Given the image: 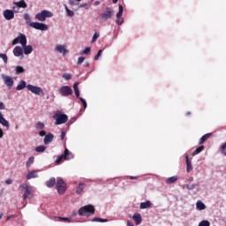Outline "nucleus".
<instances>
[{
  "label": "nucleus",
  "mask_w": 226,
  "mask_h": 226,
  "mask_svg": "<svg viewBox=\"0 0 226 226\" xmlns=\"http://www.w3.org/2000/svg\"><path fill=\"white\" fill-rule=\"evenodd\" d=\"M78 213L79 216H91V215H94V207L93 205H87L80 207Z\"/></svg>",
  "instance_id": "obj_3"
},
{
  "label": "nucleus",
  "mask_w": 226,
  "mask_h": 226,
  "mask_svg": "<svg viewBox=\"0 0 226 226\" xmlns=\"http://www.w3.org/2000/svg\"><path fill=\"white\" fill-rule=\"evenodd\" d=\"M73 89L77 98H80V91L79 90V83H74Z\"/></svg>",
  "instance_id": "obj_28"
},
{
  "label": "nucleus",
  "mask_w": 226,
  "mask_h": 226,
  "mask_svg": "<svg viewBox=\"0 0 226 226\" xmlns=\"http://www.w3.org/2000/svg\"><path fill=\"white\" fill-rule=\"evenodd\" d=\"M26 87H27V83L26 80H20L16 87V90L22 91L23 89H26Z\"/></svg>",
  "instance_id": "obj_19"
},
{
  "label": "nucleus",
  "mask_w": 226,
  "mask_h": 226,
  "mask_svg": "<svg viewBox=\"0 0 226 226\" xmlns=\"http://www.w3.org/2000/svg\"><path fill=\"white\" fill-rule=\"evenodd\" d=\"M64 158L65 160H72V158H73V154L68 151V148L64 150Z\"/></svg>",
  "instance_id": "obj_31"
},
{
  "label": "nucleus",
  "mask_w": 226,
  "mask_h": 226,
  "mask_svg": "<svg viewBox=\"0 0 226 226\" xmlns=\"http://www.w3.org/2000/svg\"><path fill=\"white\" fill-rule=\"evenodd\" d=\"M18 43H20L21 47L27 45V37H26V34H19V36L12 41L11 45H17Z\"/></svg>",
  "instance_id": "obj_8"
},
{
  "label": "nucleus",
  "mask_w": 226,
  "mask_h": 226,
  "mask_svg": "<svg viewBox=\"0 0 226 226\" xmlns=\"http://www.w3.org/2000/svg\"><path fill=\"white\" fill-rule=\"evenodd\" d=\"M92 222H100L101 223H107V222H109V220L95 217V218L92 219Z\"/></svg>",
  "instance_id": "obj_37"
},
{
  "label": "nucleus",
  "mask_w": 226,
  "mask_h": 226,
  "mask_svg": "<svg viewBox=\"0 0 226 226\" xmlns=\"http://www.w3.org/2000/svg\"><path fill=\"white\" fill-rule=\"evenodd\" d=\"M90 52H91V48L87 47L83 50L82 54H84L85 56H87V54H89Z\"/></svg>",
  "instance_id": "obj_47"
},
{
  "label": "nucleus",
  "mask_w": 226,
  "mask_h": 226,
  "mask_svg": "<svg viewBox=\"0 0 226 226\" xmlns=\"http://www.w3.org/2000/svg\"><path fill=\"white\" fill-rule=\"evenodd\" d=\"M24 19L26 20V24L32 27L33 29H36L37 31H49V26L45 23L40 22H32L31 16L28 13L24 14Z\"/></svg>",
  "instance_id": "obj_1"
},
{
  "label": "nucleus",
  "mask_w": 226,
  "mask_h": 226,
  "mask_svg": "<svg viewBox=\"0 0 226 226\" xmlns=\"http://www.w3.org/2000/svg\"><path fill=\"white\" fill-rule=\"evenodd\" d=\"M85 66H86V68H89V62H86Z\"/></svg>",
  "instance_id": "obj_60"
},
{
  "label": "nucleus",
  "mask_w": 226,
  "mask_h": 226,
  "mask_svg": "<svg viewBox=\"0 0 226 226\" xmlns=\"http://www.w3.org/2000/svg\"><path fill=\"white\" fill-rule=\"evenodd\" d=\"M79 100H80L84 109H87V102H86V99L79 97Z\"/></svg>",
  "instance_id": "obj_44"
},
{
  "label": "nucleus",
  "mask_w": 226,
  "mask_h": 226,
  "mask_svg": "<svg viewBox=\"0 0 226 226\" xmlns=\"http://www.w3.org/2000/svg\"><path fill=\"white\" fill-rule=\"evenodd\" d=\"M13 55L15 57H19V59H24V49L20 46H16L13 50Z\"/></svg>",
  "instance_id": "obj_14"
},
{
  "label": "nucleus",
  "mask_w": 226,
  "mask_h": 226,
  "mask_svg": "<svg viewBox=\"0 0 226 226\" xmlns=\"http://www.w3.org/2000/svg\"><path fill=\"white\" fill-rule=\"evenodd\" d=\"M16 74L19 75V73H24L25 70L22 66H16L15 68Z\"/></svg>",
  "instance_id": "obj_38"
},
{
  "label": "nucleus",
  "mask_w": 226,
  "mask_h": 226,
  "mask_svg": "<svg viewBox=\"0 0 226 226\" xmlns=\"http://www.w3.org/2000/svg\"><path fill=\"white\" fill-rule=\"evenodd\" d=\"M22 48H23V54H25V56H29V54H33L32 45L25 44L24 46H22Z\"/></svg>",
  "instance_id": "obj_16"
},
{
  "label": "nucleus",
  "mask_w": 226,
  "mask_h": 226,
  "mask_svg": "<svg viewBox=\"0 0 226 226\" xmlns=\"http://www.w3.org/2000/svg\"><path fill=\"white\" fill-rule=\"evenodd\" d=\"M58 91L61 96H72V94H73V89H72L70 86H63Z\"/></svg>",
  "instance_id": "obj_10"
},
{
  "label": "nucleus",
  "mask_w": 226,
  "mask_h": 226,
  "mask_svg": "<svg viewBox=\"0 0 226 226\" xmlns=\"http://www.w3.org/2000/svg\"><path fill=\"white\" fill-rule=\"evenodd\" d=\"M130 179H137V177H130Z\"/></svg>",
  "instance_id": "obj_62"
},
{
  "label": "nucleus",
  "mask_w": 226,
  "mask_h": 226,
  "mask_svg": "<svg viewBox=\"0 0 226 226\" xmlns=\"http://www.w3.org/2000/svg\"><path fill=\"white\" fill-rule=\"evenodd\" d=\"M86 6H87V4H79V7L78 8H86Z\"/></svg>",
  "instance_id": "obj_53"
},
{
  "label": "nucleus",
  "mask_w": 226,
  "mask_h": 226,
  "mask_svg": "<svg viewBox=\"0 0 226 226\" xmlns=\"http://www.w3.org/2000/svg\"><path fill=\"white\" fill-rule=\"evenodd\" d=\"M123 5L119 4L116 20V24H117V26H123V23L124 22V19H123Z\"/></svg>",
  "instance_id": "obj_12"
},
{
  "label": "nucleus",
  "mask_w": 226,
  "mask_h": 226,
  "mask_svg": "<svg viewBox=\"0 0 226 226\" xmlns=\"http://www.w3.org/2000/svg\"><path fill=\"white\" fill-rule=\"evenodd\" d=\"M5 183H6V185H11V183H13V181L9 178V179H7V180L5 181Z\"/></svg>",
  "instance_id": "obj_55"
},
{
  "label": "nucleus",
  "mask_w": 226,
  "mask_h": 226,
  "mask_svg": "<svg viewBox=\"0 0 226 226\" xmlns=\"http://www.w3.org/2000/svg\"><path fill=\"white\" fill-rule=\"evenodd\" d=\"M35 177H38V171L36 170L29 171L26 175V179H34Z\"/></svg>",
  "instance_id": "obj_22"
},
{
  "label": "nucleus",
  "mask_w": 226,
  "mask_h": 226,
  "mask_svg": "<svg viewBox=\"0 0 226 226\" xmlns=\"http://www.w3.org/2000/svg\"><path fill=\"white\" fill-rule=\"evenodd\" d=\"M15 6L18 8H27V4H26V1L20 0L19 2H14Z\"/></svg>",
  "instance_id": "obj_24"
},
{
  "label": "nucleus",
  "mask_w": 226,
  "mask_h": 226,
  "mask_svg": "<svg viewBox=\"0 0 226 226\" xmlns=\"http://www.w3.org/2000/svg\"><path fill=\"white\" fill-rule=\"evenodd\" d=\"M202 151H204V146H200L196 148L195 151L192 152V156H197V154H200V153H202Z\"/></svg>",
  "instance_id": "obj_32"
},
{
  "label": "nucleus",
  "mask_w": 226,
  "mask_h": 226,
  "mask_svg": "<svg viewBox=\"0 0 226 226\" xmlns=\"http://www.w3.org/2000/svg\"><path fill=\"white\" fill-rule=\"evenodd\" d=\"M103 53V50L100 49L97 53V55L94 56V60L98 61L100 57H102V54Z\"/></svg>",
  "instance_id": "obj_42"
},
{
  "label": "nucleus",
  "mask_w": 226,
  "mask_h": 226,
  "mask_svg": "<svg viewBox=\"0 0 226 226\" xmlns=\"http://www.w3.org/2000/svg\"><path fill=\"white\" fill-rule=\"evenodd\" d=\"M84 188H86V185L84 183H79V186L77 187L76 193L80 195L84 192Z\"/></svg>",
  "instance_id": "obj_26"
},
{
  "label": "nucleus",
  "mask_w": 226,
  "mask_h": 226,
  "mask_svg": "<svg viewBox=\"0 0 226 226\" xmlns=\"http://www.w3.org/2000/svg\"><path fill=\"white\" fill-rule=\"evenodd\" d=\"M0 59L4 61V64H8V55L0 53Z\"/></svg>",
  "instance_id": "obj_35"
},
{
  "label": "nucleus",
  "mask_w": 226,
  "mask_h": 226,
  "mask_svg": "<svg viewBox=\"0 0 226 226\" xmlns=\"http://www.w3.org/2000/svg\"><path fill=\"white\" fill-rule=\"evenodd\" d=\"M19 191L23 196L24 200L27 199H33L34 197V192H33V187L29 185L24 183L19 185Z\"/></svg>",
  "instance_id": "obj_2"
},
{
  "label": "nucleus",
  "mask_w": 226,
  "mask_h": 226,
  "mask_svg": "<svg viewBox=\"0 0 226 226\" xmlns=\"http://www.w3.org/2000/svg\"><path fill=\"white\" fill-rule=\"evenodd\" d=\"M69 4L71 6H75V0H69Z\"/></svg>",
  "instance_id": "obj_52"
},
{
  "label": "nucleus",
  "mask_w": 226,
  "mask_h": 226,
  "mask_svg": "<svg viewBox=\"0 0 226 226\" xmlns=\"http://www.w3.org/2000/svg\"><path fill=\"white\" fill-rule=\"evenodd\" d=\"M62 77H63V79H64V80H70V79H72V74L64 73Z\"/></svg>",
  "instance_id": "obj_43"
},
{
  "label": "nucleus",
  "mask_w": 226,
  "mask_h": 226,
  "mask_svg": "<svg viewBox=\"0 0 226 226\" xmlns=\"http://www.w3.org/2000/svg\"><path fill=\"white\" fill-rule=\"evenodd\" d=\"M112 1H113V4H116L119 0H112Z\"/></svg>",
  "instance_id": "obj_63"
},
{
  "label": "nucleus",
  "mask_w": 226,
  "mask_h": 226,
  "mask_svg": "<svg viewBox=\"0 0 226 226\" xmlns=\"http://www.w3.org/2000/svg\"><path fill=\"white\" fill-rule=\"evenodd\" d=\"M127 226H133V224L130 221H127Z\"/></svg>",
  "instance_id": "obj_59"
},
{
  "label": "nucleus",
  "mask_w": 226,
  "mask_h": 226,
  "mask_svg": "<svg viewBox=\"0 0 226 226\" xmlns=\"http://www.w3.org/2000/svg\"><path fill=\"white\" fill-rule=\"evenodd\" d=\"M54 185H56V178L55 177H51L49 180H48L46 182V186H48V188H52V186H54Z\"/></svg>",
  "instance_id": "obj_27"
},
{
  "label": "nucleus",
  "mask_w": 226,
  "mask_h": 226,
  "mask_svg": "<svg viewBox=\"0 0 226 226\" xmlns=\"http://www.w3.org/2000/svg\"><path fill=\"white\" fill-rule=\"evenodd\" d=\"M4 136V132H3V129L0 128V139H3Z\"/></svg>",
  "instance_id": "obj_54"
},
{
  "label": "nucleus",
  "mask_w": 226,
  "mask_h": 226,
  "mask_svg": "<svg viewBox=\"0 0 226 226\" xmlns=\"http://www.w3.org/2000/svg\"><path fill=\"white\" fill-rule=\"evenodd\" d=\"M35 128L37 130H43V128H45V124H43L42 122H38L36 124H35Z\"/></svg>",
  "instance_id": "obj_39"
},
{
  "label": "nucleus",
  "mask_w": 226,
  "mask_h": 226,
  "mask_svg": "<svg viewBox=\"0 0 226 226\" xmlns=\"http://www.w3.org/2000/svg\"><path fill=\"white\" fill-rule=\"evenodd\" d=\"M199 226H211V223L209 222V221H201L199 223Z\"/></svg>",
  "instance_id": "obj_41"
},
{
  "label": "nucleus",
  "mask_w": 226,
  "mask_h": 226,
  "mask_svg": "<svg viewBox=\"0 0 226 226\" xmlns=\"http://www.w3.org/2000/svg\"><path fill=\"white\" fill-rule=\"evenodd\" d=\"M0 110H4V103L0 102Z\"/></svg>",
  "instance_id": "obj_56"
},
{
  "label": "nucleus",
  "mask_w": 226,
  "mask_h": 226,
  "mask_svg": "<svg viewBox=\"0 0 226 226\" xmlns=\"http://www.w3.org/2000/svg\"><path fill=\"white\" fill-rule=\"evenodd\" d=\"M176 181H177V176H173L166 179L167 185H172V183H176Z\"/></svg>",
  "instance_id": "obj_30"
},
{
  "label": "nucleus",
  "mask_w": 226,
  "mask_h": 226,
  "mask_svg": "<svg viewBox=\"0 0 226 226\" xmlns=\"http://www.w3.org/2000/svg\"><path fill=\"white\" fill-rule=\"evenodd\" d=\"M112 17H114V11L112 9H110L109 7H107L105 11H103L101 14V19H102V20H109Z\"/></svg>",
  "instance_id": "obj_11"
},
{
  "label": "nucleus",
  "mask_w": 226,
  "mask_h": 226,
  "mask_svg": "<svg viewBox=\"0 0 226 226\" xmlns=\"http://www.w3.org/2000/svg\"><path fill=\"white\" fill-rule=\"evenodd\" d=\"M56 186L59 195H63L66 192V183L63 180V178H56Z\"/></svg>",
  "instance_id": "obj_7"
},
{
  "label": "nucleus",
  "mask_w": 226,
  "mask_h": 226,
  "mask_svg": "<svg viewBox=\"0 0 226 226\" xmlns=\"http://www.w3.org/2000/svg\"><path fill=\"white\" fill-rule=\"evenodd\" d=\"M100 4H101L100 1H95L94 2V6H100Z\"/></svg>",
  "instance_id": "obj_57"
},
{
  "label": "nucleus",
  "mask_w": 226,
  "mask_h": 226,
  "mask_svg": "<svg viewBox=\"0 0 226 226\" xmlns=\"http://www.w3.org/2000/svg\"><path fill=\"white\" fill-rule=\"evenodd\" d=\"M186 162V172H192L193 170V165L192 164V161L188 158V155L185 156Z\"/></svg>",
  "instance_id": "obj_21"
},
{
  "label": "nucleus",
  "mask_w": 226,
  "mask_h": 226,
  "mask_svg": "<svg viewBox=\"0 0 226 226\" xmlns=\"http://www.w3.org/2000/svg\"><path fill=\"white\" fill-rule=\"evenodd\" d=\"M1 79L4 80V84L8 87V89H11L13 87V84L15 81L11 76H8L6 74H1Z\"/></svg>",
  "instance_id": "obj_9"
},
{
  "label": "nucleus",
  "mask_w": 226,
  "mask_h": 226,
  "mask_svg": "<svg viewBox=\"0 0 226 226\" xmlns=\"http://www.w3.org/2000/svg\"><path fill=\"white\" fill-rule=\"evenodd\" d=\"M211 135H212V133H207V134L203 135V136L200 138V141H199V144H204V141H205V140H207V139H209V138L211 137Z\"/></svg>",
  "instance_id": "obj_29"
},
{
  "label": "nucleus",
  "mask_w": 226,
  "mask_h": 226,
  "mask_svg": "<svg viewBox=\"0 0 226 226\" xmlns=\"http://www.w3.org/2000/svg\"><path fill=\"white\" fill-rule=\"evenodd\" d=\"M34 163V156H30L26 163V169H29L31 167V164Z\"/></svg>",
  "instance_id": "obj_34"
},
{
  "label": "nucleus",
  "mask_w": 226,
  "mask_h": 226,
  "mask_svg": "<svg viewBox=\"0 0 226 226\" xmlns=\"http://www.w3.org/2000/svg\"><path fill=\"white\" fill-rule=\"evenodd\" d=\"M60 220H61L62 222H68V223H70V222H72V221L70 220V218H66V217L60 218Z\"/></svg>",
  "instance_id": "obj_50"
},
{
  "label": "nucleus",
  "mask_w": 226,
  "mask_h": 226,
  "mask_svg": "<svg viewBox=\"0 0 226 226\" xmlns=\"http://www.w3.org/2000/svg\"><path fill=\"white\" fill-rule=\"evenodd\" d=\"M195 184H188L186 185L187 190H195Z\"/></svg>",
  "instance_id": "obj_46"
},
{
  "label": "nucleus",
  "mask_w": 226,
  "mask_h": 226,
  "mask_svg": "<svg viewBox=\"0 0 226 226\" xmlns=\"http://www.w3.org/2000/svg\"><path fill=\"white\" fill-rule=\"evenodd\" d=\"M64 9H65V11H66L68 17H75V12H73V11L70 10L68 8V5L64 4Z\"/></svg>",
  "instance_id": "obj_33"
},
{
  "label": "nucleus",
  "mask_w": 226,
  "mask_h": 226,
  "mask_svg": "<svg viewBox=\"0 0 226 226\" xmlns=\"http://www.w3.org/2000/svg\"><path fill=\"white\" fill-rule=\"evenodd\" d=\"M190 114H191L190 112H187V116H190Z\"/></svg>",
  "instance_id": "obj_64"
},
{
  "label": "nucleus",
  "mask_w": 226,
  "mask_h": 226,
  "mask_svg": "<svg viewBox=\"0 0 226 226\" xmlns=\"http://www.w3.org/2000/svg\"><path fill=\"white\" fill-rule=\"evenodd\" d=\"M55 52L62 54L63 57H66V54H68L69 50L66 49V45L57 44L55 47Z\"/></svg>",
  "instance_id": "obj_13"
},
{
  "label": "nucleus",
  "mask_w": 226,
  "mask_h": 226,
  "mask_svg": "<svg viewBox=\"0 0 226 226\" xmlns=\"http://www.w3.org/2000/svg\"><path fill=\"white\" fill-rule=\"evenodd\" d=\"M53 119L56 121L55 124H64V123L68 122V117L66 114H63L61 111L57 110L56 114L53 116Z\"/></svg>",
  "instance_id": "obj_4"
},
{
  "label": "nucleus",
  "mask_w": 226,
  "mask_h": 226,
  "mask_svg": "<svg viewBox=\"0 0 226 226\" xmlns=\"http://www.w3.org/2000/svg\"><path fill=\"white\" fill-rule=\"evenodd\" d=\"M64 137H66V132H61V139H62V140H64Z\"/></svg>",
  "instance_id": "obj_51"
},
{
  "label": "nucleus",
  "mask_w": 226,
  "mask_h": 226,
  "mask_svg": "<svg viewBox=\"0 0 226 226\" xmlns=\"http://www.w3.org/2000/svg\"><path fill=\"white\" fill-rule=\"evenodd\" d=\"M39 135L40 137H45L47 135V132H45V131H41L39 132Z\"/></svg>",
  "instance_id": "obj_49"
},
{
  "label": "nucleus",
  "mask_w": 226,
  "mask_h": 226,
  "mask_svg": "<svg viewBox=\"0 0 226 226\" xmlns=\"http://www.w3.org/2000/svg\"><path fill=\"white\" fill-rule=\"evenodd\" d=\"M13 216H15V215H8V216H7V221H8V220H11V218H13Z\"/></svg>",
  "instance_id": "obj_58"
},
{
  "label": "nucleus",
  "mask_w": 226,
  "mask_h": 226,
  "mask_svg": "<svg viewBox=\"0 0 226 226\" xmlns=\"http://www.w3.org/2000/svg\"><path fill=\"white\" fill-rule=\"evenodd\" d=\"M151 206V201L147 200L145 202H141L139 205V209H148V207Z\"/></svg>",
  "instance_id": "obj_25"
},
{
  "label": "nucleus",
  "mask_w": 226,
  "mask_h": 226,
  "mask_svg": "<svg viewBox=\"0 0 226 226\" xmlns=\"http://www.w3.org/2000/svg\"><path fill=\"white\" fill-rule=\"evenodd\" d=\"M132 220L135 222L136 225H140L142 223V215L140 214H134L132 216Z\"/></svg>",
  "instance_id": "obj_18"
},
{
  "label": "nucleus",
  "mask_w": 226,
  "mask_h": 226,
  "mask_svg": "<svg viewBox=\"0 0 226 226\" xmlns=\"http://www.w3.org/2000/svg\"><path fill=\"white\" fill-rule=\"evenodd\" d=\"M5 20H13L15 19V12L10 9H6L3 11Z\"/></svg>",
  "instance_id": "obj_15"
},
{
  "label": "nucleus",
  "mask_w": 226,
  "mask_h": 226,
  "mask_svg": "<svg viewBox=\"0 0 226 226\" xmlns=\"http://www.w3.org/2000/svg\"><path fill=\"white\" fill-rule=\"evenodd\" d=\"M3 216H4V213H0V220L3 218Z\"/></svg>",
  "instance_id": "obj_61"
},
{
  "label": "nucleus",
  "mask_w": 226,
  "mask_h": 226,
  "mask_svg": "<svg viewBox=\"0 0 226 226\" xmlns=\"http://www.w3.org/2000/svg\"><path fill=\"white\" fill-rule=\"evenodd\" d=\"M63 158H64V155H59L56 160V163H61V162H63Z\"/></svg>",
  "instance_id": "obj_48"
},
{
  "label": "nucleus",
  "mask_w": 226,
  "mask_h": 226,
  "mask_svg": "<svg viewBox=\"0 0 226 226\" xmlns=\"http://www.w3.org/2000/svg\"><path fill=\"white\" fill-rule=\"evenodd\" d=\"M54 14L50 11L43 10L35 15L36 20L39 22H45L47 19H52Z\"/></svg>",
  "instance_id": "obj_5"
},
{
  "label": "nucleus",
  "mask_w": 226,
  "mask_h": 226,
  "mask_svg": "<svg viewBox=\"0 0 226 226\" xmlns=\"http://www.w3.org/2000/svg\"><path fill=\"white\" fill-rule=\"evenodd\" d=\"M98 38H100V34L95 33V34L93 35L91 43H94V41H96L98 40Z\"/></svg>",
  "instance_id": "obj_40"
},
{
  "label": "nucleus",
  "mask_w": 226,
  "mask_h": 226,
  "mask_svg": "<svg viewBox=\"0 0 226 226\" xmlns=\"http://www.w3.org/2000/svg\"><path fill=\"white\" fill-rule=\"evenodd\" d=\"M84 61H86V57H84V56H79V57L78 58L77 64H82V63H84Z\"/></svg>",
  "instance_id": "obj_45"
},
{
  "label": "nucleus",
  "mask_w": 226,
  "mask_h": 226,
  "mask_svg": "<svg viewBox=\"0 0 226 226\" xmlns=\"http://www.w3.org/2000/svg\"><path fill=\"white\" fill-rule=\"evenodd\" d=\"M47 147L45 146H39L35 148L36 153H45Z\"/></svg>",
  "instance_id": "obj_36"
},
{
  "label": "nucleus",
  "mask_w": 226,
  "mask_h": 226,
  "mask_svg": "<svg viewBox=\"0 0 226 226\" xmlns=\"http://www.w3.org/2000/svg\"><path fill=\"white\" fill-rule=\"evenodd\" d=\"M54 140V134L52 133H48L45 137H44V144L47 146L49 144H50V142H52Z\"/></svg>",
  "instance_id": "obj_20"
},
{
  "label": "nucleus",
  "mask_w": 226,
  "mask_h": 226,
  "mask_svg": "<svg viewBox=\"0 0 226 226\" xmlns=\"http://www.w3.org/2000/svg\"><path fill=\"white\" fill-rule=\"evenodd\" d=\"M196 209H198V211H204V209H206V205L204 202L199 200L196 203Z\"/></svg>",
  "instance_id": "obj_23"
},
{
  "label": "nucleus",
  "mask_w": 226,
  "mask_h": 226,
  "mask_svg": "<svg viewBox=\"0 0 226 226\" xmlns=\"http://www.w3.org/2000/svg\"><path fill=\"white\" fill-rule=\"evenodd\" d=\"M26 89H28L33 94H36L37 96H43V94H45L42 87H36L34 85H27Z\"/></svg>",
  "instance_id": "obj_6"
},
{
  "label": "nucleus",
  "mask_w": 226,
  "mask_h": 226,
  "mask_svg": "<svg viewBox=\"0 0 226 226\" xmlns=\"http://www.w3.org/2000/svg\"><path fill=\"white\" fill-rule=\"evenodd\" d=\"M0 124L5 126V128H10V122L3 117V113L0 111Z\"/></svg>",
  "instance_id": "obj_17"
}]
</instances>
